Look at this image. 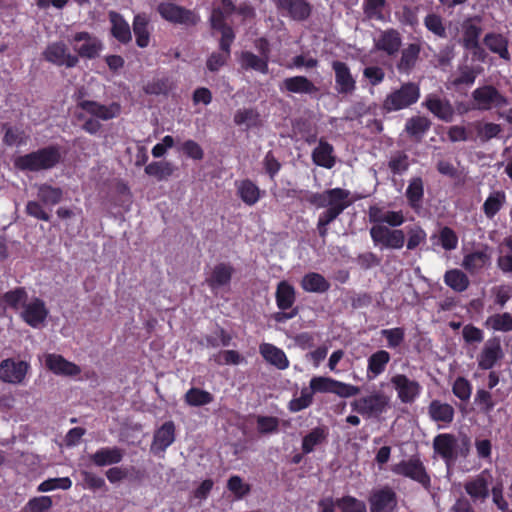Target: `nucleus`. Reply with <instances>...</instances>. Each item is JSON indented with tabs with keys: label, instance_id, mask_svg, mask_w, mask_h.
<instances>
[{
	"label": "nucleus",
	"instance_id": "1",
	"mask_svg": "<svg viewBox=\"0 0 512 512\" xmlns=\"http://www.w3.org/2000/svg\"><path fill=\"white\" fill-rule=\"evenodd\" d=\"M83 96L84 93L80 90L76 95L77 107L91 117L86 118L83 113H79L76 118L79 121H84L81 128L90 135H96L100 132L102 129L101 120L109 121L121 114L122 107L118 102L105 105L97 101L84 99Z\"/></svg>",
	"mask_w": 512,
	"mask_h": 512
},
{
	"label": "nucleus",
	"instance_id": "2",
	"mask_svg": "<svg viewBox=\"0 0 512 512\" xmlns=\"http://www.w3.org/2000/svg\"><path fill=\"white\" fill-rule=\"evenodd\" d=\"M61 160L60 149L57 145H49L28 154L18 156L14 166L20 171L38 172L55 167Z\"/></svg>",
	"mask_w": 512,
	"mask_h": 512
},
{
	"label": "nucleus",
	"instance_id": "3",
	"mask_svg": "<svg viewBox=\"0 0 512 512\" xmlns=\"http://www.w3.org/2000/svg\"><path fill=\"white\" fill-rule=\"evenodd\" d=\"M421 96V90L418 83L405 82L398 88L391 90L384 98L381 104L383 113L388 114L407 109L416 104Z\"/></svg>",
	"mask_w": 512,
	"mask_h": 512
},
{
	"label": "nucleus",
	"instance_id": "4",
	"mask_svg": "<svg viewBox=\"0 0 512 512\" xmlns=\"http://www.w3.org/2000/svg\"><path fill=\"white\" fill-rule=\"evenodd\" d=\"M156 10L162 19L174 25L189 28L197 26L200 22V15L196 11L172 2H161Z\"/></svg>",
	"mask_w": 512,
	"mask_h": 512
},
{
	"label": "nucleus",
	"instance_id": "5",
	"mask_svg": "<svg viewBox=\"0 0 512 512\" xmlns=\"http://www.w3.org/2000/svg\"><path fill=\"white\" fill-rule=\"evenodd\" d=\"M391 471L399 476L409 478L424 489L431 487V477L419 456H412L409 459L401 460L392 466Z\"/></svg>",
	"mask_w": 512,
	"mask_h": 512
},
{
	"label": "nucleus",
	"instance_id": "6",
	"mask_svg": "<svg viewBox=\"0 0 512 512\" xmlns=\"http://www.w3.org/2000/svg\"><path fill=\"white\" fill-rule=\"evenodd\" d=\"M474 109L488 111L492 108H502L509 104L508 98L493 85H483L476 88L472 94Z\"/></svg>",
	"mask_w": 512,
	"mask_h": 512
},
{
	"label": "nucleus",
	"instance_id": "7",
	"mask_svg": "<svg viewBox=\"0 0 512 512\" xmlns=\"http://www.w3.org/2000/svg\"><path fill=\"white\" fill-rule=\"evenodd\" d=\"M369 234L373 244L380 248L399 250L405 244V232L402 229H393L386 225H373Z\"/></svg>",
	"mask_w": 512,
	"mask_h": 512
},
{
	"label": "nucleus",
	"instance_id": "8",
	"mask_svg": "<svg viewBox=\"0 0 512 512\" xmlns=\"http://www.w3.org/2000/svg\"><path fill=\"white\" fill-rule=\"evenodd\" d=\"M390 399L382 392H374L351 403L352 410L364 417H379L387 411Z\"/></svg>",
	"mask_w": 512,
	"mask_h": 512
},
{
	"label": "nucleus",
	"instance_id": "9",
	"mask_svg": "<svg viewBox=\"0 0 512 512\" xmlns=\"http://www.w3.org/2000/svg\"><path fill=\"white\" fill-rule=\"evenodd\" d=\"M31 369L29 362L6 358L0 361V381L7 384L22 385Z\"/></svg>",
	"mask_w": 512,
	"mask_h": 512
},
{
	"label": "nucleus",
	"instance_id": "10",
	"mask_svg": "<svg viewBox=\"0 0 512 512\" xmlns=\"http://www.w3.org/2000/svg\"><path fill=\"white\" fill-rule=\"evenodd\" d=\"M70 44L78 58L86 59H95L103 48L101 40L86 31L75 33L70 40Z\"/></svg>",
	"mask_w": 512,
	"mask_h": 512
},
{
	"label": "nucleus",
	"instance_id": "11",
	"mask_svg": "<svg viewBox=\"0 0 512 512\" xmlns=\"http://www.w3.org/2000/svg\"><path fill=\"white\" fill-rule=\"evenodd\" d=\"M490 478L485 471L469 478L464 482V490L469 496L468 500L475 506H480L488 500L490 496Z\"/></svg>",
	"mask_w": 512,
	"mask_h": 512
},
{
	"label": "nucleus",
	"instance_id": "12",
	"mask_svg": "<svg viewBox=\"0 0 512 512\" xmlns=\"http://www.w3.org/2000/svg\"><path fill=\"white\" fill-rule=\"evenodd\" d=\"M370 512H394L398 506V496L389 485L372 490L368 498Z\"/></svg>",
	"mask_w": 512,
	"mask_h": 512
},
{
	"label": "nucleus",
	"instance_id": "13",
	"mask_svg": "<svg viewBox=\"0 0 512 512\" xmlns=\"http://www.w3.org/2000/svg\"><path fill=\"white\" fill-rule=\"evenodd\" d=\"M433 450L446 465H451L458 459V439L452 433H440L433 439Z\"/></svg>",
	"mask_w": 512,
	"mask_h": 512
},
{
	"label": "nucleus",
	"instance_id": "14",
	"mask_svg": "<svg viewBox=\"0 0 512 512\" xmlns=\"http://www.w3.org/2000/svg\"><path fill=\"white\" fill-rule=\"evenodd\" d=\"M331 68L335 77V89L340 95H352L357 89V82L346 62L334 60Z\"/></svg>",
	"mask_w": 512,
	"mask_h": 512
},
{
	"label": "nucleus",
	"instance_id": "15",
	"mask_svg": "<svg viewBox=\"0 0 512 512\" xmlns=\"http://www.w3.org/2000/svg\"><path fill=\"white\" fill-rule=\"evenodd\" d=\"M390 381L397 392V397L402 403L411 404L421 394L422 387L420 383L416 380L409 379L404 374H396Z\"/></svg>",
	"mask_w": 512,
	"mask_h": 512
},
{
	"label": "nucleus",
	"instance_id": "16",
	"mask_svg": "<svg viewBox=\"0 0 512 512\" xmlns=\"http://www.w3.org/2000/svg\"><path fill=\"white\" fill-rule=\"evenodd\" d=\"M43 57L47 62L67 68H73L79 63L78 56L71 54L63 42L49 44L43 52Z\"/></svg>",
	"mask_w": 512,
	"mask_h": 512
},
{
	"label": "nucleus",
	"instance_id": "17",
	"mask_svg": "<svg viewBox=\"0 0 512 512\" xmlns=\"http://www.w3.org/2000/svg\"><path fill=\"white\" fill-rule=\"evenodd\" d=\"M278 11L294 21H306L312 14V5L307 0H275Z\"/></svg>",
	"mask_w": 512,
	"mask_h": 512
},
{
	"label": "nucleus",
	"instance_id": "18",
	"mask_svg": "<svg viewBox=\"0 0 512 512\" xmlns=\"http://www.w3.org/2000/svg\"><path fill=\"white\" fill-rule=\"evenodd\" d=\"M368 220L373 225H384L396 229L405 222V216L401 210H386L378 205H371L368 208Z\"/></svg>",
	"mask_w": 512,
	"mask_h": 512
},
{
	"label": "nucleus",
	"instance_id": "19",
	"mask_svg": "<svg viewBox=\"0 0 512 512\" xmlns=\"http://www.w3.org/2000/svg\"><path fill=\"white\" fill-rule=\"evenodd\" d=\"M49 310L45 302L38 297L33 298L23 306L22 320L32 328L40 327L47 319Z\"/></svg>",
	"mask_w": 512,
	"mask_h": 512
},
{
	"label": "nucleus",
	"instance_id": "20",
	"mask_svg": "<svg viewBox=\"0 0 512 512\" xmlns=\"http://www.w3.org/2000/svg\"><path fill=\"white\" fill-rule=\"evenodd\" d=\"M331 205L323 211L318 218L320 225H329L335 221L352 202L349 200L350 192H333Z\"/></svg>",
	"mask_w": 512,
	"mask_h": 512
},
{
	"label": "nucleus",
	"instance_id": "21",
	"mask_svg": "<svg viewBox=\"0 0 512 512\" xmlns=\"http://www.w3.org/2000/svg\"><path fill=\"white\" fill-rule=\"evenodd\" d=\"M482 17L479 15L470 16L462 22L461 45L463 48H479V39L482 34Z\"/></svg>",
	"mask_w": 512,
	"mask_h": 512
},
{
	"label": "nucleus",
	"instance_id": "22",
	"mask_svg": "<svg viewBox=\"0 0 512 512\" xmlns=\"http://www.w3.org/2000/svg\"><path fill=\"white\" fill-rule=\"evenodd\" d=\"M402 45V38L398 30L389 28L380 32L374 39V47L377 51L384 52L388 56L396 55Z\"/></svg>",
	"mask_w": 512,
	"mask_h": 512
},
{
	"label": "nucleus",
	"instance_id": "23",
	"mask_svg": "<svg viewBox=\"0 0 512 512\" xmlns=\"http://www.w3.org/2000/svg\"><path fill=\"white\" fill-rule=\"evenodd\" d=\"M45 366L56 375L77 376L81 369L73 362L66 360L62 355L49 353L45 356Z\"/></svg>",
	"mask_w": 512,
	"mask_h": 512
},
{
	"label": "nucleus",
	"instance_id": "24",
	"mask_svg": "<svg viewBox=\"0 0 512 512\" xmlns=\"http://www.w3.org/2000/svg\"><path fill=\"white\" fill-rule=\"evenodd\" d=\"M502 357L503 351L500 341L496 338L490 339L478 356V367L482 370L492 369Z\"/></svg>",
	"mask_w": 512,
	"mask_h": 512
},
{
	"label": "nucleus",
	"instance_id": "25",
	"mask_svg": "<svg viewBox=\"0 0 512 512\" xmlns=\"http://www.w3.org/2000/svg\"><path fill=\"white\" fill-rule=\"evenodd\" d=\"M108 18L111 24V35L121 44L126 45L130 43L132 40V33L130 25L124 17L116 11H110Z\"/></svg>",
	"mask_w": 512,
	"mask_h": 512
},
{
	"label": "nucleus",
	"instance_id": "26",
	"mask_svg": "<svg viewBox=\"0 0 512 512\" xmlns=\"http://www.w3.org/2000/svg\"><path fill=\"white\" fill-rule=\"evenodd\" d=\"M280 90L290 93L312 95L317 93L319 88L306 76L298 75L285 78L280 85Z\"/></svg>",
	"mask_w": 512,
	"mask_h": 512
},
{
	"label": "nucleus",
	"instance_id": "27",
	"mask_svg": "<svg viewBox=\"0 0 512 512\" xmlns=\"http://www.w3.org/2000/svg\"><path fill=\"white\" fill-rule=\"evenodd\" d=\"M333 153V145L324 138H320L317 147L312 151V161L317 166L331 169L336 163V158Z\"/></svg>",
	"mask_w": 512,
	"mask_h": 512
},
{
	"label": "nucleus",
	"instance_id": "28",
	"mask_svg": "<svg viewBox=\"0 0 512 512\" xmlns=\"http://www.w3.org/2000/svg\"><path fill=\"white\" fill-rule=\"evenodd\" d=\"M329 436V428L325 425H319L312 428L303 438L301 449L303 454H310L315 451L316 447L327 442Z\"/></svg>",
	"mask_w": 512,
	"mask_h": 512
},
{
	"label": "nucleus",
	"instance_id": "29",
	"mask_svg": "<svg viewBox=\"0 0 512 512\" xmlns=\"http://www.w3.org/2000/svg\"><path fill=\"white\" fill-rule=\"evenodd\" d=\"M175 440V425L167 421L158 428L153 437L152 450L164 452Z\"/></svg>",
	"mask_w": 512,
	"mask_h": 512
},
{
	"label": "nucleus",
	"instance_id": "30",
	"mask_svg": "<svg viewBox=\"0 0 512 512\" xmlns=\"http://www.w3.org/2000/svg\"><path fill=\"white\" fill-rule=\"evenodd\" d=\"M124 457L123 449L114 447H102L90 456L91 461L99 467L118 464Z\"/></svg>",
	"mask_w": 512,
	"mask_h": 512
},
{
	"label": "nucleus",
	"instance_id": "31",
	"mask_svg": "<svg viewBox=\"0 0 512 512\" xmlns=\"http://www.w3.org/2000/svg\"><path fill=\"white\" fill-rule=\"evenodd\" d=\"M421 52V46L418 43H410L401 51V57L396 67L401 74H410L415 68Z\"/></svg>",
	"mask_w": 512,
	"mask_h": 512
},
{
	"label": "nucleus",
	"instance_id": "32",
	"mask_svg": "<svg viewBox=\"0 0 512 512\" xmlns=\"http://www.w3.org/2000/svg\"><path fill=\"white\" fill-rule=\"evenodd\" d=\"M424 105L437 118L445 122L452 121L454 109L449 101L430 95L426 98Z\"/></svg>",
	"mask_w": 512,
	"mask_h": 512
},
{
	"label": "nucleus",
	"instance_id": "33",
	"mask_svg": "<svg viewBox=\"0 0 512 512\" xmlns=\"http://www.w3.org/2000/svg\"><path fill=\"white\" fill-rule=\"evenodd\" d=\"M428 415L434 422L449 425L453 422L455 410L452 405L440 400H432L428 405Z\"/></svg>",
	"mask_w": 512,
	"mask_h": 512
},
{
	"label": "nucleus",
	"instance_id": "34",
	"mask_svg": "<svg viewBox=\"0 0 512 512\" xmlns=\"http://www.w3.org/2000/svg\"><path fill=\"white\" fill-rule=\"evenodd\" d=\"M260 354L271 365L279 370H285L289 367V360L285 352L270 343H263L260 345Z\"/></svg>",
	"mask_w": 512,
	"mask_h": 512
},
{
	"label": "nucleus",
	"instance_id": "35",
	"mask_svg": "<svg viewBox=\"0 0 512 512\" xmlns=\"http://www.w3.org/2000/svg\"><path fill=\"white\" fill-rule=\"evenodd\" d=\"M390 359L391 356L386 350L381 349L371 354L367 360V378L372 380L381 375L385 371Z\"/></svg>",
	"mask_w": 512,
	"mask_h": 512
},
{
	"label": "nucleus",
	"instance_id": "36",
	"mask_svg": "<svg viewBox=\"0 0 512 512\" xmlns=\"http://www.w3.org/2000/svg\"><path fill=\"white\" fill-rule=\"evenodd\" d=\"M301 288L308 293H325L330 289V282L318 272L306 273L300 282Z\"/></svg>",
	"mask_w": 512,
	"mask_h": 512
},
{
	"label": "nucleus",
	"instance_id": "37",
	"mask_svg": "<svg viewBox=\"0 0 512 512\" xmlns=\"http://www.w3.org/2000/svg\"><path fill=\"white\" fill-rule=\"evenodd\" d=\"M275 300L279 310L285 311L292 308L296 301L295 288L285 280L280 281L276 287Z\"/></svg>",
	"mask_w": 512,
	"mask_h": 512
},
{
	"label": "nucleus",
	"instance_id": "38",
	"mask_svg": "<svg viewBox=\"0 0 512 512\" xmlns=\"http://www.w3.org/2000/svg\"><path fill=\"white\" fill-rule=\"evenodd\" d=\"M483 43L492 53L499 55L501 59L510 60L508 40L502 34L487 33L483 38Z\"/></svg>",
	"mask_w": 512,
	"mask_h": 512
},
{
	"label": "nucleus",
	"instance_id": "39",
	"mask_svg": "<svg viewBox=\"0 0 512 512\" xmlns=\"http://www.w3.org/2000/svg\"><path fill=\"white\" fill-rule=\"evenodd\" d=\"M237 195L248 206L255 205L261 198L260 188L250 179L236 182Z\"/></svg>",
	"mask_w": 512,
	"mask_h": 512
},
{
	"label": "nucleus",
	"instance_id": "40",
	"mask_svg": "<svg viewBox=\"0 0 512 512\" xmlns=\"http://www.w3.org/2000/svg\"><path fill=\"white\" fill-rule=\"evenodd\" d=\"M233 271V267L230 264L219 263L213 268L206 282L211 289L228 285L231 281Z\"/></svg>",
	"mask_w": 512,
	"mask_h": 512
},
{
	"label": "nucleus",
	"instance_id": "41",
	"mask_svg": "<svg viewBox=\"0 0 512 512\" xmlns=\"http://www.w3.org/2000/svg\"><path fill=\"white\" fill-rule=\"evenodd\" d=\"M431 127V121L424 116H413L406 121L405 132L415 141H421Z\"/></svg>",
	"mask_w": 512,
	"mask_h": 512
},
{
	"label": "nucleus",
	"instance_id": "42",
	"mask_svg": "<svg viewBox=\"0 0 512 512\" xmlns=\"http://www.w3.org/2000/svg\"><path fill=\"white\" fill-rule=\"evenodd\" d=\"M149 20L145 14H137L133 18L132 28L136 38V44L140 48H146L150 43Z\"/></svg>",
	"mask_w": 512,
	"mask_h": 512
},
{
	"label": "nucleus",
	"instance_id": "43",
	"mask_svg": "<svg viewBox=\"0 0 512 512\" xmlns=\"http://www.w3.org/2000/svg\"><path fill=\"white\" fill-rule=\"evenodd\" d=\"M333 192H350L349 190L342 189V188H332L328 189L322 193L318 192H310V191H300V193H303V197H300V200L306 201L310 203L311 205H314L319 208L328 207L332 203L333 197L331 194Z\"/></svg>",
	"mask_w": 512,
	"mask_h": 512
},
{
	"label": "nucleus",
	"instance_id": "44",
	"mask_svg": "<svg viewBox=\"0 0 512 512\" xmlns=\"http://www.w3.org/2000/svg\"><path fill=\"white\" fill-rule=\"evenodd\" d=\"M240 65L244 70H254L262 74L269 72L268 60L250 51H243L241 53Z\"/></svg>",
	"mask_w": 512,
	"mask_h": 512
},
{
	"label": "nucleus",
	"instance_id": "45",
	"mask_svg": "<svg viewBox=\"0 0 512 512\" xmlns=\"http://www.w3.org/2000/svg\"><path fill=\"white\" fill-rule=\"evenodd\" d=\"M444 283L455 292H464L470 284L468 276L459 269H450L444 274Z\"/></svg>",
	"mask_w": 512,
	"mask_h": 512
},
{
	"label": "nucleus",
	"instance_id": "46",
	"mask_svg": "<svg viewBox=\"0 0 512 512\" xmlns=\"http://www.w3.org/2000/svg\"><path fill=\"white\" fill-rule=\"evenodd\" d=\"M505 202L506 194L503 190L490 193L482 207L486 217L492 219L501 210Z\"/></svg>",
	"mask_w": 512,
	"mask_h": 512
},
{
	"label": "nucleus",
	"instance_id": "47",
	"mask_svg": "<svg viewBox=\"0 0 512 512\" xmlns=\"http://www.w3.org/2000/svg\"><path fill=\"white\" fill-rule=\"evenodd\" d=\"M214 396L203 389L192 387L184 395V401L191 407H200L212 403Z\"/></svg>",
	"mask_w": 512,
	"mask_h": 512
},
{
	"label": "nucleus",
	"instance_id": "48",
	"mask_svg": "<svg viewBox=\"0 0 512 512\" xmlns=\"http://www.w3.org/2000/svg\"><path fill=\"white\" fill-rule=\"evenodd\" d=\"M37 196L41 203L54 206L61 202L63 191L59 187L44 183L38 186Z\"/></svg>",
	"mask_w": 512,
	"mask_h": 512
},
{
	"label": "nucleus",
	"instance_id": "49",
	"mask_svg": "<svg viewBox=\"0 0 512 512\" xmlns=\"http://www.w3.org/2000/svg\"><path fill=\"white\" fill-rule=\"evenodd\" d=\"M175 171L174 165L169 161H154L146 165L145 173L162 181L170 177Z\"/></svg>",
	"mask_w": 512,
	"mask_h": 512
},
{
	"label": "nucleus",
	"instance_id": "50",
	"mask_svg": "<svg viewBox=\"0 0 512 512\" xmlns=\"http://www.w3.org/2000/svg\"><path fill=\"white\" fill-rule=\"evenodd\" d=\"M489 261V256L484 251H474L464 256L462 266L470 273L482 269Z\"/></svg>",
	"mask_w": 512,
	"mask_h": 512
},
{
	"label": "nucleus",
	"instance_id": "51",
	"mask_svg": "<svg viewBox=\"0 0 512 512\" xmlns=\"http://www.w3.org/2000/svg\"><path fill=\"white\" fill-rule=\"evenodd\" d=\"M28 298L27 291L24 287H17L13 290L7 291L2 296L3 303L14 309L18 310L21 306L26 304Z\"/></svg>",
	"mask_w": 512,
	"mask_h": 512
},
{
	"label": "nucleus",
	"instance_id": "52",
	"mask_svg": "<svg viewBox=\"0 0 512 512\" xmlns=\"http://www.w3.org/2000/svg\"><path fill=\"white\" fill-rule=\"evenodd\" d=\"M473 126L477 132V136L482 143L488 142L491 139L498 137L502 131V128L499 124L492 122L481 123L477 121L473 123Z\"/></svg>",
	"mask_w": 512,
	"mask_h": 512
},
{
	"label": "nucleus",
	"instance_id": "53",
	"mask_svg": "<svg viewBox=\"0 0 512 512\" xmlns=\"http://www.w3.org/2000/svg\"><path fill=\"white\" fill-rule=\"evenodd\" d=\"M424 196L423 181L421 178H414L406 189V198L412 208L419 206Z\"/></svg>",
	"mask_w": 512,
	"mask_h": 512
},
{
	"label": "nucleus",
	"instance_id": "54",
	"mask_svg": "<svg viewBox=\"0 0 512 512\" xmlns=\"http://www.w3.org/2000/svg\"><path fill=\"white\" fill-rule=\"evenodd\" d=\"M485 324L494 331H512V315L508 312L494 314L487 318Z\"/></svg>",
	"mask_w": 512,
	"mask_h": 512
},
{
	"label": "nucleus",
	"instance_id": "55",
	"mask_svg": "<svg viewBox=\"0 0 512 512\" xmlns=\"http://www.w3.org/2000/svg\"><path fill=\"white\" fill-rule=\"evenodd\" d=\"M234 122L236 125L256 127L260 122V114L254 108L239 109L234 115Z\"/></svg>",
	"mask_w": 512,
	"mask_h": 512
},
{
	"label": "nucleus",
	"instance_id": "56",
	"mask_svg": "<svg viewBox=\"0 0 512 512\" xmlns=\"http://www.w3.org/2000/svg\"><path fill=\"white\" fill-rule=\"evenodd\" d=\"M386 6V0H364L362 4L363 12L368 19L384 21L383 10Z\"/></svg>",
	"mask_w": 512,
	"mask_h": 512
},
{
	"label": "nucleus",
	"instance_id": "57",
	"mask_svg": "<svg viewBox=\"0 0 512 512\" xmlns=\"http://www.w3.org/2000/svg\"><path fill=\"white\" fill-rule=\"evenodd\" d=\"M334 502L342 512H367L365 503L354 496L346 495Z\"/></svg>",
	"mask_w": 512,
	"mask_h": 512
},
{
	"label": "nucleus",
	"instance_id": "58",
	"mask_svg": "<svg viewBox=\"0 0 512 512\" xmlns=\"http://www.w3.org/2000/svg\"><path fill=\"white\" fill-rule=\"evenodd\" d=\"M380 333L386 339V346L390 349H396L404 343L405 329L403 327L382 329Z\"/></svg>",
	"mask_w": 512,
	"mask_h": 512
},
{
	"label": "nucleus",
	"instance_id": "59",
	"mask_svg": "<svg viewBox=\"0 0 512 512\" xmlns=\"http://www.w3.org/2000/svg\"><path fill=\"white\" fill-rule=\"evenodd\" d=\"M53 506L50 496H38L29 499L22 508V512H49Z\"/></svg>",
	"mask_w": 512,
	"mask_h": 512
},
{
	"label": "nucleus",
	"instance_id": "60",
	"mask_svg": "<svg viewBox=\"0 0 512 512\" xmlns=\"http://www.w3.org/2000/svg\"><path fill=\"white\" fill-rule=\"evenodd\" d=\"M424 25L431 33L439 38H446V27L443 23V19L440 15L435 13H429L424 18Z\"/></svg>",
	"mask_w": 512,
	"mask_h": 512
},
{
	"label": "nucleus",
	"instance_id": "61",
	"mask_svg": "<svg viewBox=\"0 0 512 512\" xmlns=\"http://www.w3.org/2000/svg\"><path fill=\"white\" fill-rule=\"evenodd\" d=\"M410 166L409 157L405 152H397L388 161V168L394 175H402Z\"/></svg>",
	"mask_w": 512,
	"mask_h": 512
},
{
	"label": "nucleus",
	"instance_id": "62",
	"mask_svg": "<svg viewBox=\"0 0 512 512\" xmlns=\"http://www.w3.org/2000/svg\"><path fill=\"white\" fill-rule=\"evenodd\" d=\"M453 394L461 401H468L472 394V384L465 377L459 376L452 386Z\"/></svg>",
	"mask_w": 512,
	"mask_h": 512
},
{
	"label": "nucleus",
	"instance_id": "63",
	"mask_svg": "<svg viewBox=\"0 0 512 512\" xmlns=\"http://www.w3.org/2000/svg\"><path fill=\"white\" fill-rule=\"evenodd\" d=\"M72 486V481L69 477L49 478L38 486L39 492H49L56 489L68 490Z\"/></svg>",
	"mask_w": 512,
	"mask_h": 512
},
{
	"label": "nucleus",
	"instance_id": "64",
	"mask_svg": "<svg viewBox=\"0 0 512 512\" xmlns=\"http://www.w3.org/2000/svg\"><path fill=\"white\" fill-rule=\"evenodd\" d=\"M227 488L237 499H242L244 496L249 494L251 490L250 485L244 483L242 478L238 475H233L228 479Z\"/></svg>",
	"mask_w": 512,
	"mask_h": 512
}]
</instances>
